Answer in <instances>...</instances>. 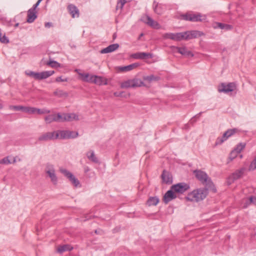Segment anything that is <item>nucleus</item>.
I'll return each instance as SVG.
<instances>
[{"label":"nucleus","instance_id":"nucleus-60","mask_svg":"<svg viewBox=\"0 0 256 256\" xmlns=\"http://www.w3.org/2000/svg\"><path fill=\"white\" fill-rule=\"evenodd\" d=\"M116 38V34H113V38H114V39H115V38Z\"/></svg>","mask_w":256,"mask_h":256},{"label":"nucleus","instance_id":"nucleus-55","mask_svg":"<svg viewBox=\"0 0 256 256\" xmlns=\"http://www.w3.org/2000/svg\"><path fill=\"white\" fill-rule=\"evenodd\" d=\"M132 57L135 59H140V58H141L140 56V52L132 54Z\"/></svg>","mask_w":256,"mask_h":256},{"label":"nucleus","instance_id":"nucleus-37","mask_svg":"<svg viewBox=\"0 0 256 256\" xmlns=\"http://www.w3.org/2000/svg\"><path fill=\"white\" fill-rule=\"evenodd\" d=\"M140 56L141 57L140 59L144 60L148 58H152L153 54L148 52H140Z\"/></svg>","mask_w":256,"mask_h":256},{"label":"nucleus","instance_id":"nucleus-16","mask_svg":"<svg viewBox=\"0 0 256 256\" xmlns=\"http://www.w3.org/2000/svg\"><path fill=\"white\" fill-rule=\"evenodd\" d=\"M174 48L175 50V52H176L182 55L191 57L194 56L192 53L190 51L188 50L185 47H174Z\"/></svg>","mask_w":256,"mask_h":256},{"label":"nucleus","instance_id":"nucleus-18","mask_svg":"<svg viewBox=\"0 0 256 256\" xmlns=\"http://www.w3.org/2000/svg\"><path fill=\"white\" fill-rule=\"evenodd\" d=\"M138 66H140L139 63L136 62L128 66H120L118 68V70L120 72H128L138 68Z\"/></svg>","mask_w":256,"mask_h":256},{"label":"nucleus","instance_id":"nucleus-50","mask_svg":"<svg viewBox=\"0 0 256 256\" xmlns=\"http://www.w3.org/2000/svg\"><path fill=\"white\" fill-rule=\"evenodd\" d=\"M180 33L181 40H188V38H187V37H188L187 31L185 32H180Z\"/></svg>","mask_w":256,"mask_h":256},{"label":"nucleus","instance_id":"nucleus-42","mask_svg":"<svg viewBox=\"0 0 256 256\" xmlns=\"http://www.w3.org/2000/svg\"><path fill=\"white\" fill-rule=\"evenodd\" d=\"M56 122H65L66 120H64V114H60V113H58V114H56Z\"/></svg>","mask_w":256,"mask_h":256},{"label":"nucleus","instance_id":"nucleus-49","mask_svg":"<svg viewBox=\"0 0 256 256\" xmlns=\"http://www.w3.org/2000/svg\"><path fill=\"white\" fill-rule=\"evenodd\" d=\"M10 163H11V162H10L8 157H5L4 158H2V160H0V164H10Z\"/></svg>","mask_w":256,"mask_h":256},{"label":"nucleus","instance_id":"nucleus-47","mask_svg":"<svg viewBox=\"0 0 256 256\" xmlns=\"http://www.w3.org/2000/svg\"><path fill=\"white\" fill-rule=\"evenodd\" d=\"M256 169V159L254 158V160L252 162L250 166H249L250 170H253Z\"/></svg>","mask_w":256,"mask_h":256},{"label":"nucleus","instance_id":"nucleus-62","mask_svg":"<svg viewBox=\"0 0 256 256\" xmlns=\"http://www.w3.org/2000/svg\"><path fill=\"white\" fill-rule=\"evenodd\" d=\"M16 162V158H14V161H13V163Z\"/></svg>","mask_w":256,"mask_h":256},{"label":"nucleus","instance_id":"nucleus-31","mask_svg":"<svg viewBox=\"0 0 256 256\" xmlns=\"http://www.w3.org/2000/svg\"><path fill=\"white\" fill-rule=\"evenodd\" d=\"M160 79V78L159 76H155L153 74L144 77V80L148 82H150L152 81H158Z\"/></svg>","mask_w":256,"mask_h":256},{"label":"nucleus","instance_id":"nucleus-39","mask_svg":"<svg viewBox=\"0 0 256 256\" xmlns=\"http://www.w3.org/2000/svg\"><path fill=\"white\" fill-rule=\"evenodd\" d=\"M246 144L244 143H240L237 145L236 147L234 150L238 154L244 148Z\"/></svg>","mask_w":256,"mask_h":256},{"label":"nucleus","instance_id":"nucleus-15","mask_svg":"<svg viewBox=\"0 0 256 256\" xmlns=\"http://www.w3.org/2000/svg\"><path fill=\"white\" fill-rule=\"evenodd\" d=\"M162 182L166 184H170L172 182V175L167 171L164 170L162 174Z\"/></svg>","mask_w":256,"mask_h":256},{"label":"nucleus","instance_id":"nucleus-36","mask_svg":"<svg viewBox=\"0 0 256 256\" xmlns=\"http://www.w3.org/2000/svg\"><path fill=\"white\" fill-rule=\"evenodd\" d=\"M55 171L54 166L49 162L46 164L45 172L46 174Z\"/></svg>","mask_w":256,"mask_h":256},{"label":"nucleus","instance_id":"nucleus-33","mask_svg":"<svg viewBox=\"0 0 256 256\" xmlns=\"http://www.w3.org/2000/svg\"><path fill=\"white\" fill-rule=\"evenodd\" d=\"M47 174H48L49 177L50 178L52 182L54 184H56L57 182H58V178L55 174V171L50 172Z\"/></svg>","mask_w":256,"mask_h":256},{"label":"nucleus","instance_id":"nucleus-48","mask_svg":"<svg viewBox=\"0 0 256 256\" xmlns=\"http://www.w3.org/2000/svg\"><path fill=\"white\" fill-rule=\"evenodd\" d=\"M238 154L234 150H232L230 154L229 158L230 160H233L238 156Z\"/></svg>","mask_w":256,"mask_h":256},{"label":"nucleus","instance_id":"nucleus-51","mask_svg":"<svg viewBox=\"0 0 256 256\" xmlns=\"http://www.w3.org/2000/svg\"><path fill=\"white\" fill-rule=\"evenodd\" d=\"M236 129H230V130H228L226 132L228 136V137H230L231 136L233 135L236 132Z\"/></svg>","mask_w":256,"mask_h":256},{"label":"nucleus","instance_id":"nucleus-8","mask_svg":"<svg viewBox=\"0 0 256 256\" xmlns=\"http://www.w3.org/2000/svg\"><path fill=\"white\" fill-rule=\"evenodd\" d=\"M58 139V134L56 132H48L42 134L38 138V140L40 142H46Z\"/></svg>","mask_w":256,"mask_h":256},{"label":"nucleus","instance_id":"nucleus-45","mask_svg":"<svg viewBox=\"0 0 256 256\" xmlns=\"http://www.w3.org/2000/svg\"><path fill=\"white\" fill-rule=\"evenodd\" d=\"M126 2V0H119L117 3L116 9H118V8L122 9Z\"/></svg>","mask_w":256,"mask_h":256},{"label":"nucleus","instance_id":"nucleus-57","mask_svg":"<svg viewBox=\"0 0 256 256\" xmlns=\"http://www.w3.org/2000/svg\"><path fill=\"white\" fill-rule=\"evenodd\" d=\"M52 26V24L50 22H46L44 24V26L46 28H50Z\"/></svg>","mask_w":256,"mask_h":256},{"label":"nucleus","instance_id":"nucleus-2","mask_svg":"<svg viewBox=\"0 0 256 256\" xmlns=\"http://www.w3.org/2000/svg\"><path fill=\"white\" fill-rule=\"evenodd\" d=\"M54 73V70L44 71L40 72H36L30 70L25 72L26 75L32 77L36 80L46 79L52 76Z\"/></svg>","mask_w":256,"mask_h":256},{"label":"nucleus","instance_id":"nucleus-43","mask_svg":"<svg viewBox=\"0 0 256 256\" xmlns=\"http://www.w3.org/2000/svg\"><path fill=\"white\" fill-rule=\"evenodd\" d=\"M250 204H254L256 206V196H250L249 198V201L246 203V205L245 207H246L248 205H249Z\"/></svg>","mask_w":256,"mask_h":256},{"label":"nucleus","instance_id":"nucleus-40","mask_svg":"<svg viewBox=\"0 0 256 256\" xmlns=\"http://www.w3.org/2000/svg\"><path fill=\"white\" fill-rule=\"evenodd\" d=\"M35 113H37L40 114H48L50 112V110L46 109H40L35 108Z\"/></svg>","mask_w":256,"mask_h":256},{"label":"nucleus","instance_id":"nucleus-27","mask_svg":"<svg viewBox=\"0 0 256 256\" xmlns=\"http://www.w3.org/2000/svg\"><path fill=\"white\" fill-rule=\"evenodd\" d=\"M78 74L81 76L82 80L86 82H90L92 80V76L88 73H78Z\"/></svg>","mask_w":256,"mask_h":256},{"label":"nucleus","instance_id":"nucleus-56","mask_svg":"<svg viewBox=\"0 0 256 256\" xmlns=\"http://www.w3.org/2000/svg\"><path fill=\"white\" fill-rule=\"evenodd\" d=\"M122 92H114V95L115 96H117V97H119V96H122Z\"/></svg>","mask_w":256,"mask_h":256},{"label":"nucleus","instance_id":"nucleus-35","mask_svg":"<svg viewBox=\"0 0 256 256\" xmlns=\"http://www.w3.org/2000/svg\"><path fill=\"white\" fill-rule=\"evenodd\" d=\"M122 88H132V80H129L122 82L120 84Z\"/></svg>","mask_w":256,"mask_h":256},{"label":"nucleus","instance_id":"nucleus-12","mask_svg":"<svg viewBox=\"0 0 256 256\" xmlns=\"http://www.w3.org/2000/svg\"><path fill=\"white\" fill-rule=\"evenodd\" d=\"M153 10L154 12L158 14H162L166 8L164 4H158L156 1H154L152 4Z\"/></svg>","mask_w":256,"mask_h":256},{"label":"nucleus","instance_id":"nucleus-19","mask_svg":"<svg viewBox=\"0 0 256 256\" xmlns=\"http://www.w3.org/2000/svg\"><path fill=\"white\" fill-rule=\"evenodd\" d=\"M68 8L70 14L73 18L76 17L78 18L79 16V10L74 5L70 4L68 6Z\"/></svg>","mask_w":256,"mask_h":256},{"label":"nucleus","instance_id":"nucleus-20","mask_svg":"<svg viewBox=\"0 0 256 256\" xmlns=\"http://www.w3.org/2000/svg\"><path fill=\"white\" fill-rule=\"evenodd\" d=\"M213 27L214 28H220L222 30H231L233 28L232 26L230 24H224L218 22H215L213 25Z\"/></svg>","mask_w":256,"mask_h":256},{"label":"nucleus","instance_id":"nucleus-5","mask_svg":"<svg viewBox=\"0 0 256 256\" xmlns=\"http://www.w3.org/2000/svg\"><path fill=\"white\" fill-rule=\"evenodd\" d=\"M182 17L186 20L191 22H202L205 19V16H202L200 14L187 13L183 14Z\"/></svg>","mask_w":256,"mask_h":256},{"label":"nucleus","instance_id":"nucleus-59","mask_svg":"<svg viewBox=\"0 0 256 256\" xmlns=\"http://www.w3.org/2000/svg\"><path fill=\"white\" fill-rule=\"evenodd\" d=\"M3 108V106L2 104H0V110H2Z\"/></svg>","mask_w":256,"mask_h":256},{"label":"nucleus","instance_id":"nucleus-30","mask_svg":"<svg viewBox=\"0 0 256 256\" xmlns=\"http://www.w3.org/2000/svg\"><path fill=\"white\" fill-rule=\"evenodd\" d=\"M229 137L228 136L227 134L225 132L222 138H218L215 144H221L223 142L226 140Z\"/></svg>","mask_w":256,"mask_h":256},{"label":"nucleus","instance_id":"nucleus-25","mask_svg":"<svg viewBox=\"0 0 256 256\" xmlns=\"http://www.w3.org/2000/svg\"><path fill=\"white\" fill-rule=\"evenodd\" d=\"M73 249V248L69 244H64L63 246H60L58 249L57 252L60 254H62L66 251H70Z\"/></svg>","mask_w":256,"mask_h":256},{"label":"nucleus","instance_id":"nucleus-14","mask_svg":"<svg viewBox=\"0 0 256 256\" xmlns=\"http://www.w3.org/2000/svg\"><path fill=\"white\" fill-rule=\"evenodd\" d=\"M146 20H143L145 23L148 24V26L156 29H159L160 28V25L157 22L154 21L149 16H146Z\"/></svg>","mask_w":256,"mask_h":256},{"label":"nucleus","instance_id":"nucleus-28","mask_svg":"<svg viewBox=\"0 0 256 256\" xmlns=\"http://www.w3.org/2000/svg\"><path fill=\"white\" fill-rule=\"evenodd\" d=\"M144 82L138 78H134L132 80V88L140 87L144 86Z\"/></svg>","mask_w":256,"mask_h":256},{"label":"nucleus","instance_id":"nucleus-3","mask_svg":"<svg viewBox=\"0 0 256 256\" xmlns=\"http://www.w3.org/2000/svg\"><path fill=\"white\" fill-rule=\"evenodd\" d=\"M194 173L196 178L203 184L206 185L212 184L210 179L204 172L201 170H195L194 171Z\"/></svg>","mask_w":256,"mask_h":256},{"label":"nucleus","instance_id":"nucleus-22","mask_svg":"<svg viewBox=\"0 0 256 256\" xmlns=\"http://www.w3.org/2000/svg\"><path fill=\"white\" fill-rule=\"evenodd\" d=\"M188 36L187 37L188 40L196 38L198 36H200L202 35V33L198 30H191L187 31Z\"/></svg>","mask_w":256,"mask_h":256},{"label":"nucleus","instance_id":"nucleus-46","mask_svg":"<svg viewBox=\"0 0 256 256\" xmlns=\"http://www.w3.org/2000/svg\"><path fill=\"white\" fill-rule=\"evenodd\" d=\"M24 106H10L9 108L15 110H23Z\"/></svg>","mask_w":256,"mask_h":256},{"label":"nucleus","instance_id":"nucleus-9","mask_svg":"<svg viewBox=\"0 0 256 256\" xmlns=\"http://www.w3.org/2000/svg\"><path fill=\"white\" fill-rule=\"evenodd\" d=\"M236 84L234 82H230L227 84H222L218 88V91L220 92H223L224 93H228L234 90L236 88Z\"/></svg>","mask_w":256,"mask_h":256},{"label":"nucleus","instance_id":"nucleus-6","mask_svg":"<svg viewBox=\"0 0 256 256\" xmlns=\"http://www.w3.org/2000/svg\"><path fill=\"white\" fill-rule=\"evenodd\" d=\"M60 171L61 173H62L64 176H66L70 181L72 183V184L76 187L80 186V182L79 180L76 178L73 174L68 171L67 170L64 168H60Z\"/></svg>","mask_w":256,"mask_h":256},{"label":"nucleus","instance_id":"nucleus-52","mask_svg":"<svg viewBox=\"0 0 256 256\" xmlns=\"http://www.w3.org/2000/svg\"><path fill=\"white\" fill-rule=\"evenodd\" d=\"M56 82H67L68 78H62V76H58L57 77L56 79Z\"/></svg>","mask_w":256,"mask_h":256},{"label":"nucleus","instance_id":"nucleus-63","mask_svg":"<svg viewBox=\"0 0 256 256\" xmlns=\"http://www.w3.org/2000/svg\"><path fill=\"white\" fill-rule=\"evenodd\" d=\"M143 36V34H140V36Z\"/></svg>","mask_w":256,"mask_h":256},{"label":"nucleus","instance_id":"nucleus-10","mask_svg":"<svg viewBox=\"0 0 256 256\" xmlns=\"http://www.w3.org/2000/svg\"><path fill=\"white\" fill-rule=\"evenodd\" d=\"M245 170L246 168H242L239 170H236L228 178V180L230 181V184H231L234 182V180L241 178L244 174Z\"/></svg>","mask_w":256,"mask_h":256},{"label":"nucleus","instance_id":"nucleus-17","mask_svg":"<svg viewBox=\"0 0 256 256\" xmlns=\"http://www.w3.org/2000/svg\"><path fill=\"white\" fill-rule=\"evenodd\" d=\"M119 48V44H114L110 45L108 47L102 49L100 52L101 54H108L113 52Z\"/></svg>","mask_w":256,"mask_h":256},{"label":"nucleus","instance_id":"nucleus-64","mask_svg":"<svg viewBox=\"0 0 256 256\" xmlns=\"http://www.w3.org/2000/svg\"><path fill=\"white\" fill-rule=\"evenodd\" d=\"M254 158H256V157Z\"/></svg>","mask_w":256,"mask_h":256},{"label":"nucleus","instance_id":"nucleus-53","mask_svg":"<svg viewBox=\"0 0 256 256\" xmlns=\"http://www.w3.org/2000/svg\"><path fill=\"white\" fill-rule=\"evenodd\" d=\"M174 40H176V41L182 40H181V38H180V32H178V33L175 34V36H174Z\"/></svg>","mask_w":256,"mask_h":256},{"label":"nucleus","instance_id":"nucleus-44","mask_svg":"<svg viewBox=\"0 0 256 256\" xmlns=\"http://www.w3.org/2000/svg\"><path fill=\"white\" fill-rule=\"evenodd\" d=\"M0 42L4 44H7L9 42L8 39L6 37V35L2 36V34L0 32Z\"/></svg>","mask_w":256,"mask_h":256},{"label":"nucleus","instance_id":"nucleus-41","mask_svg":"<svg viewBox=\"0 0 256 256\" xmlns=\"http://www.w3.org/2000/svg\"><path fill=\"white\" fill-rule=\"evenodd\" d=\"M175 34L174 33H166L164 34L163 38L166 39H170L174 40Z\"/></svg>","mask_w":256,"mask_h":256},{"label":"nucleus","instance_id":"nucleus-29","mask_svg":"<svg viewBox=\"0 0 256 256\" xmlns=\"http://www.w3.org/2000/svg\"><path fill=\"white\" fill-rule=\"evenodd\" d=\"M54 94L55 96L59 98L66 97L68 96V94L66 92L59 89L56 90L54 92Z\"/></svg>","mask_w":256,"mask_h":256},{"label":"nucleus","instance_id":"nucleus-11","mask_svg":"<svg viewBox=\"0 0 256 256\" xmlns=\"http://www.w3.org/2000/svg\"><path fill=\"white\" fill-rule=\"evenodd\" d=\"M174 192L172 189L171 187L170 190L167 191V192L164 194L163 198V200L165 204H168V202L176 198V196L174 194Z\"/></svg>","mask_w":256,"mask_h":256},{"label":"nucleus","instance_id":"nucleus-7","mask_svg":"<svg viewBox=\"0 0 256 256\" xmlns=\"http://www.w3.org/2000/svg\"><path fill=\"white\" fill-rule=\"evenodd\" d=\"M171 187L175 192L180 194L184 193L190 188V185L184 182H180L172 185Z\"/></svg>","mask_w":256,"mask_h":256},{"label":"nucleus","instance_id":"nucleus-34","mask_svg":"<svg viewBox=\"0 0 256 256\" xmlns=\"http://www.w3.org/2000/svg\"><path fill=\"white\" fill-rule=\"evenodd\" d=\"M46 65L52 68H58L60 66V64L58 62L56 61L50 60L48 62H47L46 63Z\"/></svg>","mask_w":256,"mask_h":256},{"label":"nucleus","instance_id":"nucleus-54","mask_svg":"<svg viewBox=\"0 0 256 256\" xmlns=\"http://www.w3.org/2000/svg\"><path fill=\"white\" fill-rule=\"evenodd\" d=\"M42 0H38V2L30 9H32L34 10H36V8L38 6V5L40 4L42 2Z\"/></svg>","mask_w":256,"mask_h":256},{"label":"nucleus","instance_id":"nucleus-58","mask_svg":"<svg viewBox=\"0 0 256 256\" xmlns=\"http://www.w3.org/2000/svg\"><path fill=\"white\" fill-rule=\"evenodd\" d=\"M201 114H202V112H200L198 114L196 115L194 118L200 117V116Z\"/></svg>","mask_w":256,"mask_h":256},{"label":"nucleus","instance_id":"nucleus-26","mask_svg":"<svg viewBox=\"0 0 256 256\" xmlns=\"http://www.w3.org/2000/svg\"><path fill=\"white\" fill-rule=\"evenodd\" d=\"M159 202V198L157 196L150 197L147 200L148 206H156Z\"/></svg>","mask_w":256,"mask_h":256},{"label":"nucleus","instance_id":"nucleus-61","mask_svg":"<svg viewBox=\"0 0 256 256\" xmlns=\"http://www.w3.org/2000/svg\"><path fill=\"white\" fill-rule=\"evenodd\" d=\"M18 26V23H17V24H15V26H16V27Z\"/></svg>","mask_w":256,"mask_h":256},{"label":"nucleus","instance_id":"nucleus-13","mask_svg":"<svg viewBox=\"0 0 256 256\" xmlns=\"http://www.w3.org/2000/svg\"><path fill=\"white\" fill-rule=\"evenodd\" d=\"M37 12L36 10L29 9L27 12L26 22L28 23H32L37 18Z\"/></svg>","mask_w":256,"mask_h":256},{"label":"nucleus","instance_id":"nucleus-4","mask_svg":"<svg viewBox=\"0 0 256 256\" xmlns=\"http://www.w3.org/2000/svg\"><path fill=\"white\" fill-rule=\"evenodd\" d=\"M56 134H58V138L70 139L76 138L78 136V132L70 130H57Z\"/></svg>","mask_w":256,"mask_h":256},{"label":"nucleus","instance_id":"nucleus-21","mask_svg":"<svg viewBox=\"0 0 256 256\" xmlns=\"http://www.w3.org/2000/svg\"><path fill=\"white\" fill-rule=\"evenodd\" d=\"M78 120V116L76 114H64V120H66V121L71 122L74 120Z\"/></svg>","mask_w":256,"mask_h":256},{"label":"nucleus","instance_id":"nucleus-24","mask_svg":"<svg viewBox=\"0 0 256 256\" xmlns=\"http://www.w3.org/2000/svg\"><path fill=\"white\" fill-rule=\"evenodd\" d=\"M86 156L90 161L98 163V160L93 150H90L86 153Z\"/></svg>","mask_w":256,"mask_h":256},{"label":"nucleus","instance_id":"nucleus-38","mask_svg":"<svg viewBox=\"0 0 256 256\" xmlns=\"http://www.w3.org/2000/svg\"><path fill=\"white\" fill-rule=\"evenodd\" d=\"M35 108L29 107V106H24L22 112H24L28 114H35Z\"/></svg>","mask_w":256,"mask_h":256},{"label":"nucleus","instance_id":"nucleus-23","mask_svg":"<svg viewBox=\"0 0 256 256\" xmlns=\"http://www.w3.org/2000/svg\"><path fill=\"white\" fill-rule=\"evenodd\" d=\"M92 79L90 82L94 83L96 84L101 85L102 84H106L107 82H103V78L101 76L93 75L92 76Z\"/></svg>","mask_w":256,"mask_h":256},{"label":"nucleus","instance_id":"nucleus-32","mask_svg":"<svg viewBox=\"0 0 256 256\" xmlns=\"http://www.w3.org/2000/svg\"><path fill=\"white\" fill-rule=\"evenodd\" d=\"M44 120L47 124H50L53 122H56V114H50L45 117Z\"/></svg>","mask_w":256,"mask_h":256},{"label":"nucleus","instance_id":"nucleus-1","mask_svg":"<svg viewBox=\"0 0 256 256\" xmlns=\"http://www.w3.org/2000/svg\"><path fill=\"white\" fill-rule=\"evenodd\" d=\"M208 193V190L206 188H198L188 193L186 198L190 202H198L204 199Z\"/></svg>","mask_w":256,"mask_h":256}]
</instances>
